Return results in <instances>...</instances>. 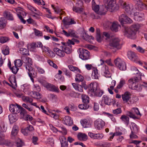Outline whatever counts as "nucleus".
<instances>
[{"label": "nucleus", "instance_id": "obj_1", "mask_svg": "<svg viewBox=\"0 0 147 147\" xmlns=\"http://www.w3.org/2000/svg\"><path fill=\"white\" fill-rule=\"evenodd\" d=\"M140 27V25L138 24H134L129 27L125 26L124 35L129 38L134 39L136 38V32Z\"/></svg>", "mask_w": 147, "mask_h": 147}, {"label": "nucleus", "instance_id": "obj_2", "mask_svg": "<svg viewBox=\"0 0 147 147\" xmlns=\"http://www.w3.org/2000/svg\"><path fill=\"white\" fill-rule=\"evenodd\" d=\"M138 76L132 78L128 80V84L129 88L134 90H136L137 91H140L142 90V86L138 84V83L141 80V73H139Z\"/></svg>", "mask_w": 147, "mask_h": 147}, {"label": "nucleus", "instance_id": "obj_3", "mask_svg": "<svg viewBox=\"0 0 147 147\" xmlns=\"http://www.w3.org/2000/svg\"><path fill=\"white\" fill-rule=\"evenodd\" d=\"M78 41L74 39H72L71 40L68 39L66 42H62V44L64 45L63 47L64 51L67 54H69L72 52V45L75 44V42Z\"/></svg>", "mask_w": 147, "mask_h": 147}, {"label": "nucleus", "instance_id": "obj_4", "mask_svg": "<svg viewBox=\"0 0 147 147\" xmlns=\"http://www.w3.org/2000/svg\"><path fill=\"white\" fill-rule=\"evenodd\" d=\"M105 5L108 10L111 12L117 10L118 6L116 4V0H105Z\"/></svg>", "mask_w": 147, "mask_h": 147}, {"label": "nucleus", "instance_id": "obj_5", "mask_svg": "<svg viewBox=\"0 0 147 147\" xmlns=\"http://www.w3.org/2000/svg\"><path fill=\"white\" fill-rule=\"evenodd\" d=\"M128 58L131 61L138 63L140 64H144L146 65V63L145 62H143L140 61L138 57L136 55L135 53L133 51H129L127 53Z\"/></svg>", "mask_w": 147, "mask_h": 147}, {"label": "nucleus", "instance_id": "obj_6", "mask_svg": "<svg viewBox=\"0 0 147 147\" xmlns=\"http://www.w3.org/2000/svg\"><path fill=\"white\" fill-rule=\"evenodd\" d=\"M114 63L116 66L121 70L124 71L126 70V64L120 58L118 57L115 59L114 60Z\"/></svg>", "mask_w": 147, "mask_h": 147}, {"label": "nucleus", "instance_id": "obj_7", "mask_svg": "<svg viewBox=\"0 0 147 147\" xmlns=\"http://www.w3.org/2000/svg\"><path fill=\"white\" fill-rule=\"evenodd\" d=\"M120 40L118 38H111L109 41V44L110 46L120 49L121 47L120 44Z\"/></svg>", "mask_w": 147, "mask_h": 147}, {"label": "nucleus", "instance_id": "obj_8", "mask_svg": "<svg viewBox=\"0 0 147 147\" xmlns=\"http://www.w3.org/2000/svg\"><path fill=\"white\" fill-rule=\"evenodd\" d=\"M119 3L120 5L122 6V8L126 13L130 15L132 14L131 11L133 9V6L132 5L128 4L122 1H120Z\"/></svg>", "mask_w": 147, "mask_h": 147}, {"label": "nucleus", "instance_id": "obj_9", "mask_svg": "<svg viewBox=\"0 0 147 147\" xmlns=\"http://www.w3.org/2000/svg\"><path fill=\"white\" fill-rule=\"evenodd\" d=\"M127 115L130 117L135 119L137 118L136 115L141 116V115L137 108H132L130 111H128L127 112Z\"/></svg>", "mask_w": 147, "mask_h": 147}, {"label": "nucleus", "instance_id": "obj_10", "mask_svg": "<svg viewBox=\"0 0 147 147\" xmlns=\"http://www.w3.org/2000/svg\"><path fill=\"white\" fill-rule=\"evenodd\" d=\"M22 59L24 63L26 64L25 68L26 69L29 71V69L30 67L32 69H33L31 66L32 65V62L31 58L27 56H25L22 57Z\"/></svg>", "mask_w": 147, "mask_h": 147}, {"label": "nucleus", "instance_id": "obj_11", "mask_svg": "<svg viewBox=\"0 0 147 147\" xmlns=\"http://www.w3.org/2000/svg\"><path fill=\"white\" fill-rule=\"evenodd\" d=\"M61 33L67 37L71 36L76 38L78 37L76 31L72 29H69L67 31L63 30L61 32Z\"/></svg>", "mask_w": 147, "mask_h": 147}, {"label": "nucleus", "instance_id": "obj_12", "mask_svg": "<svg viewBox=\"0 0 147 147\" xmlns=\"http://www.w3.org/2000/svg\"><path fill=\"white\" fill-rule=\"evenodd\" d=\"M98 86V85L96 82H92L89 84L88 93L91 96Z\"/></svg>", "mask_w": 147, "mask_h": 147}, {"label": "nucleus", "instance_id": "obj_13", "mask_svg": "<svg viewBox=\"0 0 147 147\" xmlns=\"http://www.w3.org/2000/svg\"><path fill=\"white\" fill-rule=\"evenodd\" d=\"M94 125L96 129L98 130H101L105 126V123L102 119H98L94 122Z\"/></svg>", "mask_w": 147, "mask_h": 147}, {"label": "nucleus", "instance_id": "obj_14", "mask_svg": "<svg viewBox=\"0 0 147 147\" xmlns=\"http://www.w3.org/2000/svg\"><path fill=\"white\" fill-rule=\"evenodd\" d=\"M80 54L79 57L84 60L88 59L89 57V52L87 50L84 49H82L80 51Z\"/></svg>", "mask_w": 147, "mask_h": 147}, {"label": "nucleus", "instance_id": "obj_15", "mask_svg": "<svg viewBox=\"0 0 147 147\" xmlns=\"http://www.w3.org/2000/svg\"><path fill=\"white\" fill-rule=\"evenodd\" d=\"M88 136L92 138L95 139H101L103 137L104 135L102 134H94L89 132Z\"/></svg>", "mask_w": 147, "mask_h": 147}, {"label": "nucleus", "instance_id": "obj_16", "mask_svg": "<svg viewBox=\"0 0 147 147\" xmlns=\"http://www.w3.org/2000/svg\"><path fill=\"white\" fill-rule=\"evenodd\" d=\"M136 3V9L138 10H141L144 6V4L141 1V0H134Z\"/></svg>", "mask_w": 147, "mask_h": 147}, {"label": "nucleus", "instance_id": "obj_17", "mask_svg": "<svg viewBox=\"0 0 147 147\" xmlns=\"http://www.w3.org/2000/svg\"><path fill=\"white\" fill-rule=\"evenodd\" d=\"M134 19L138 21L142 20L144 18V15L140 12H136L134 13Z\"/></svg>", "mask_w": 147, "mask_h": 147}, {"label": "nucleus", "instance_id": "obj_18", "mask_svg": "<svg viewBox=\"0 0 147 147\" xmlns=\"http://www.w3.org/2000/svg\"><path fill=\"white\" fill-rule=\"evenodd\" d=\"M46 87L48 90L50 91L59 92L58 88L53 84L49 83L47 84H46Z\"/></svg>", "mask_w": 147, "mask_h": 147}, {"label": "nucleus", "instance_id": "obj_19", "mask_svg": "<svg viewBox=\"0 0 147 147\" xmlns=\"http://www.w3.org/2000/svg\"><path fill=\"white\" fill-rule=\"evenodd\" d=\"M102 70L104 73V75L107 78H110L111 76V74L110 73L108 67L106 65H104L102 68Z\"/></svg>", "mask_w": 147, "mask_h": 147}, {"label": "nucleus", "instance_id": "obj_20", "mask_svg": "<svg viewBox=\"0 0 147 147\" xmlns=\"http://www.w3.org/2000/svg\"><path fill=\"white\" fill-rule=\"evenodd\" d=\"M80 122L83 127H89L90 126L92 123L91 120L86 119H84L81 120Z\"/></svg>", "mask_w": 147, "mask_h": 147}, {"label": "nucleus", "instance_id": "obj_21", "mask_svg": "<svg viewBox=\"0 0 147 147\" xmlns=\"http://www.w3.org/2000/svg\"><path fill=\"white\" fill-rule=\"evenodd\" d=\"M63 123L66 125L71 126L73 124L72 120L69 116H65L63 119Z\"/></svg>", "mask_w": 147, "mask_h": 147}, {"label": "nucleus", "instance_id": "obj_22", "mask_svg": "<svg viewBox=\"0 0 147 147\" xmlns=\"http://www.w3.org/2000/svg\"><path fill=\"white\" fill-rule=\"evenodd\" d=\"M131 95L130 93L127 92L122 95V98L124 103L127 102L129 100Z\"/></svg>", "mask_w": 147, "mask_h": 147}, {"label": "nucleus", "instance_id": "obj_23", "mask_svg": "<svg viewBox=\"0 0 147 147\" xmlns=\"http://www.w3.org/2000/svg\"><path fill=\"white\" fill-rule=\"evenodd\" d=\"M53 51L57 55L60 57H63L65 56V53L63 49L61 50L55 47L53 49Z\"/></svg>", "mask_w": 147, "mask_h": 147}, {"label": "nucleus", "instance_id": "obj_24", "mask_svg": "<svg viewBox=\"0 0 147 147\" xmlns=\"http://www.w3.org/2000/svg\"><path fill=\"white\" fill-rule=\"evenodd\" d=\"M30 94L32 98L37 99H40L42 95L38 92L34 91H32L30 92Z\"/></svg>", "mask_w": 147, "mask_h": 147}, {"label": "nucleus", "instance_id": "obj_25", "mask_svg": "<svg viewBox=\"0 0 147 147\" xmlns=\"http://www.w3.org/2000/svg\"><path fill=\"white\" fill-rule=\"evenodd\" d=\"M77 137L78 139L81 141H85L88 139V136L85 134L82 133H79L77 135Z\"/></svg>", "mask_w": 147, "mask_h": 147}, {"label": "nucleus", "instance_id": "obj_26", "mask_svg": "<svg viewBox=\"0 0 147 147\" xmlns=\"http://www.w3.org/2000/svg\"><path fill=\"white\" fill-rule=\"evenodd\" d=\"M28 48L30 51L36 52L37 51L36 44L35 42H32L28 44Z\"/></svg>", "mask_w": 147, "mask_h": 147}, {"label": "nucleus", "instance_id": "obj_27", "mask_svg": "<svg viewBox=\"0 0 147 147\" xmlns=\"http://www.w3.org/2000/svg\"><path fill=\"white\" fill-rule=\"evenodd\" d=\"M103 93V91L100 89L99 86H98L96 89V91L94 92L91 96L100 97L102 96Z\"/></svg>", "mask_w": 147, "mask_h": 147}, {"label": "nucleus", "instance_id": "obj_28", "mask_svg": "<svg viewBox=\"0 0 147 147\" xmlns=\"http://www.w3.org/2000/svg\"><path fill=\"white\" fill-rule=\"evenodd\" d=\"M119 25L117 22H114L112 24L111 29L113 32H117L118 31Z\"/></svg>", "mask_w": 147, "mask_h": 147}, {"label": "nucleus", "instance_id": "obj_29", "mask_svg": "<svg viewBox=\"0 0 147 147\" xmlns=\"http://www.w3.org/2000/svg\"><path fill=\"white\" fill-rule=\"evenodd\" d=\"M18 127L16 125L14 126L12 128L11 131V137L13 138L15 136H16L18 133Z\"/></svg>", "mask_w": 147, "mask_h": 147}, {"label": "nucleus", "instance_id": "obj_30", "mask_svg": "<svg viewBox=\"0 0 147 147\" xmlns=\"http://www.w3.org/2000/svg\"><path fill=\"white\" fill-rule=\"evenodd\" d=\"M72 84L74 88L76 90L80 92H83L82 86L81 85L75 83H72Z\"/></svg>", "mask_w": 147, "mask_h": 147}, {"label": "nucleus", "instance_id": "obj_31", "mask_svg": "<svg viewBox=\"0 0 147 147\" xmlns=\"http://www.w3.org/2000/svg\"><path fill=\"white\" fill-rule=\"evenodd\" d=\"M102 100L105 104L109 105L111 102L109 97L106 95H104L102 97Z\"/></svg>", "mask_w": 147, "mask_h": 147}, {"label": "nucleus", "instance_id": "obj_32", "mask_svg": "<svg viewBox=\"0 0 147 147\" xmlns=\"http://www.w3.org/2000/svg\"><path fill=\"white\" fill-rule=\"evenodd\" d=\"M29 71H28V73L29 75V76L30 77V79L33 82H34V80L33 77L35 76L34 74V71L33 69H32L30 67L29 69Z\"/></svg>", "mask_w": 147, "mask_h": 147}, {"label": "nucleus", "instance_id": "obj_33", "mask_svg": "<svg viewBox=\"0 0 147 147\" xmlns=\"http://www.w3.org/2000/svg\"><path fill=\"white\" fill-rule=\"evenodd\" d=\"M120 119L127 125H128L129 123V118L127 116L125 115H122L120 117Z\"/></svg>", "mask_w": 147, "mask_h": 147}, {"label": "nucleus", "instance_id": "obj_34", "mask_svg": "<svg viewBox=\"0 0 147 147\" xmlns=\"http://www.w3.org/2000/svg\"><path fill=\"white\" fill-rule=\"evenodd\" d=\"M98 75L97 69L96 68H93L92 74V78L94 79H98Z\"/></svg>", "mask_w": 147, "mask_h": 147}, {"label": "nucleus", "instance_id": "obj_35", "mask_svg": "<svg viewBox=\"0 0 147 147\" xmlns=\"http://www.w3.org/2000/svg\"><path fill=\"white\" fill-rule=\"evenodd\" d=\"M82 98L83 103L88 104L89 102V97L87 95L83 94L82 95Z\"/></svg>", "mask_w": 147, "mask_h": 147}, {"label": "nucleus", "instance_id": "obj_36", "mask_svg": "<svg viewBox=\"0 0 147 147\" xmlns=\"http://www.w3.org/2000/svg\"><path fill=\"white\" fill-rule=\"evenodd\" d=\"M4 16L9 20H13L12 15L9 11H5L4 13Z\"/></svg>", "mask_w": 147, "mask_h": 147}, {"label": "nucleus", "instance_id": "obj_37", "mask_svg": "<svg viewBox=\"0 0 147 147\" xmlns=\"http://www.w3.org/2000/svg\"><path fill=\"white\" fill-rule=\"evenodd\" d=\"M127 16L125 14H122L119 17V21L121 24H125Z\"/></svg>", "mask_w": 147, "mask_h": 147}, {"label": "nucleus", "instance_id": "obj_38", "mask_svg": "<svg viewBox=\"0 0 147 147\" xmlns=\"http://www.w3.org/2000/svg\"><path fill=\"white\" fill-rule=\"evenodd\" d=\"M68 67L70 70L74 72H80V69L78 67L74 66L72 65H68Z\"/></svg>", "mask_w": 147, "mask_h": 147}, {"label": "nucleus", "instance_id": "obj_39", "mask_svg": "<svg viewBox=\"0 0 147 147\" xmlns=\"http://www.w3.org/2000/svg\"><path fill=\"white\" fill-rule=\"evenodd\" d=\"M9 119L10 123H12L16 120V116L14 114H11L9 115Z\"/></svg>", "mask_w": 147, "mask_h": 147}, {"label": "nucleus", "instance_id": "obj_40", "mask_svg": "<svg viewBox=\"0 0 147 147\" xmlns=\"http://www.w3.org/2000/svg\"><path fill=\"white\" fill-rule=\"evenodd\" d=\"M17 147H22L24 145V143L23 141L20 138H18L16 143Z\"/></svg>", "mask_w": 147, "mask_h": 147}, {"label": "nucleus", "instance_id": "obj_41", "mask_svg": "<svg viewBox=\"0 0 147 147\" xmlns=\"http://www.w3.org/2000/svg\"><path fill=\"white\" fill-rule=\"evenodd\" d=\"M9 40V38L6 36L0 37V42L1 43H5Z\"/></svg>", "mask_w": 147, "mask_h": 147}, {"label": "nucleus", "instance_id": "obj_42", "mask_svg": "<svg viewBox=\"0 0 147 147\" xmlns=\"http://www.w3.org/2000/svg\"><path fill=\"white\" fill-rule=\"evenodd\" d=\"M51 6L56 13H59L60 15L63 14V13L61 12V9H59L58 7H55L54 5H51Z\"/></svg>", "mask_w": 147, "mask_h": 147}, {"label": "nucleus", "instance_id": "obj_43", "mask_svg": "<svg viewBox=\"0 0 147 147\" xmlns=\"http://www.w3.org/2000/svg\"><path fill=\"white\" fill-rule=\"evenodd\" d=\"M5 20L3 18H0V28L3 29L5 26Z\"/></svg>", "mask_w": 147, "mask_h": 147}, {"label": "nucleus", "instance_id": "obj_44", "mask_svg": "<svg viewBox=\"0 0 147 147\" xmlns=\"http://www.w3.org/2000/svg\"><path fill=\"white\" fill-rule=\"evenodd\" d=\"M75 79L76 82H82L84 79V77L81 74H77L76 75Z\"/></svg>", "mask_w": 147, "mask_h": 147}, {"label": "nucleus", "instance_id": "obj_45", "mask_svg": "<svg viewBox=\"0 0 147 147\" xmlns=\"http://www.w3.org/2000/svg\"><path fill=\"white\" fill-rule=\"evenodd\" d=\"M89 107L88 104L83 103L82 104H80L78 105L79 108L81 109H87Z\"/></svg>", "mask_w": 147, "mask_h": 147}, {"label": "nucleus", "instance_id": "obj_46", "mask_svg": "<svg viewBox=\"0 0 147 147\" xmlns=\"http://www.w3.org/2000/svg\"><path fill=\"white\" fill-rule=\"evenodd\" d=\"M62 22H63L64 26L66 28H67V26L69 25V21L68 19L67 18H65L63 19Z\"/></svg>", "mask_w": 147, "mask_h": 147}, {"label": "nucleus", "instance_id": "obj_47", "mask_svg": "<svg viewBox=\"0 0 147 147\" xmlns=\"http://www.w3.org/2000/svg\"><path fill=\"white\" fill-rule=\"evenodd\" d=\"M15 66L18 67H21L22 64V62L21 60L20 59H17L14 61Z\"/></svg>", "mask_w": 147, "mask_h": 147}, {"label": "nucleus", "instance_id": "obj_48", "mask_svg": "<svg viewBox=\"0 0 147 147\" xmlns=\"http://www.w3.org/2000/svg\"><path fill=\"white\" fill-rule=\"evenodd\" d=\"M20 114L21 117L23 118L27 115L26 110L22 107L20 111Z\"/></svg>", "mask_w": 147, "mask_h": 147}, {"label": "nucleus", "instance_id": "obj_49", "mask_svg": "<svg viewBox=\"0 0 147 147\" xmlns=\"http://www.w3.org/2000/svg\"><path fill=\"white\" fill-rule=\"evenodd\" d=\"M11 80L10 81L11 84L14 86H16V80L15 76L13 75L11 76L10 78Z\"/></svg>", "mask_w": 147, "mask_h": 147}, {"label": "nucleus", "instance_id": "obj_50", "mask_svg": "<svg viewBox=\"0 0 147 147\" xmlns=\"http://www.w3.org/2000/svg\"><path fill=\"white\" fill-rule=\"evenodd\" d=\"M83 8L81 7H74L73 10L74 11L78 13H80L83 11Z\"/></svg>", "mask_w": 147, "mask_h": 147}, {"label": "nucleus", "instance_id": "obj_51", "mask_svg": "<svg viewBox=\"0 0 147 147\" xmlns=\"http://www.w3.org/2000/svg\"><path fill=\"white\" fill-rule=\"evenodd\" d=\"M9 49L8 47H6L3 48L2 50V52L5 55L9 54Z\"/></svg>", "mask_w": 147, "mask_h": 147}, {"label": "nucleus", "instance_id": "obj_52", "mask_svg": "<svg viewBox=\"0 0 147 147\" xmlns=\"http://www.w3.org/2000/svg\"><path fill=\"white\" fill-rule=\"evenodd\" d=\"M92 8L96 12H98L99 9V6L98 5H96L94 4V2L92 4Z\"/></svg>", "mask_w": 147, "mask_h": 147}, {"label": "nucleus", "instance_id": "obj_53", "mask_svg": "<svg viewBox=\"0 0 147 147\" xmlns=\"http://www.w3.org/2000/svg\"><path fill=\"white\" fill-rule=\"evenodd\" d=\"M132 127L133 130H131L132 132H134V133H137L138 130V127L137 125L135 123H132Z\"/></svg>", "mask_w": 147, "mask_h": 147}, {"label": "nucleus", "instance_id": "obj_54", "mask_svg": "<svg viewBox=\"0 0 147 147\" xmlns=\"http://www.w3.org/2000/svg\"><path fill=\"white\" fill-rule=\"evenodd\" d=\"M20 53L23 55H27L28 54V51L26 49L21 48H20Z\"/></svg>", "mask_w": 147, "mask_h": 147}, {"label": "nucleus", "instance_id": "obj_55", "mask_svg": "<svg viewBox=\"0 0 147 147\" xmlns=\"http://www.w3.org/2000/svg\"><path fill=\"white\" fill-rule=\"evenodd\" d=\"M64 71L65 74L69 78L72 77V74L70 71L66 69H64Z\"/></svg>", "mask_w": 147, "mask_h": 147}, {"label": "nucleus", "instance_id": "obj_56", "mask_svg": "<svg viewBox=\"0 0 147 147\" xmlns=\"http://www.w3.org/2000/svg\"><path fill=\"white\" fill-rule=\"evenodd\" d=\"M21 108H22V107L16 104V108L15 109V112H14V113L17 114L19 113Z\"/></svg>", "mask_w": 147, "mask_h": 147}, {"label": "nucleus", "instance_id": "obj_57", "mask_svg": "<svg viewBox=\"0 0 147 147\" xmlns=\"http://www.w3.org/2000/svg\"><path fill=\"white\" fill-rule=\"evenodd\" d=\"M16 106L13 104H11L10 105L9 109L11 112L14 113L15 112V109L16 108Z\"/></svg>", "mask_w": 147, "mask_h": 147}, {"label": "nucleus", "instance_id": "obj_58", "mask_svg": "<svg viewBox=\"0 0 147 147\" xmlns=\"http://www.w3.org/2000/svg\"><path fill=\"white\" fill-rule=\"evenodd\" d=\"M113 114L117 115L120 114L122 112V111L121 108H119L113 110Z\"/></svg>", "mask_w": 147, "mask_h": 147}, {"label": "nucleus", "instance_id": "obj_59", "mask_svg": "<svg viewBox=\"0 0 147 147\" xmlns=\"http://www.w3.org/2000/svg\"><path fill=\"white\" fill-rule=\"evenodd\" d=\"M34 32L35 34L37 36H42V32L36 30V29H34Z\"/></svg>", "mask_w": 147, "mask_h": 147}, {"label": "nucleus", "instance_id": "obj_60", "mask_svg": "<svg viewBox=\"0 0 147 147\" xmlns=\"http://www.w3.org/2000/svg\"><path fill=\"white\" fill-rule=\"evenodd\" d=\"M24 100L26 101L27 102L31 103L33 101L32 99L30 98L28 96H24L23 98Z\"/></svg>", "mask_w": 147, "mask_h": 147}, {"label": "nucleus", "instance_id": "obj_61", "mask_svg": "<svg viewBox=\"0 0 147 147\" xmlns=\"http://www.w3.org/2000/svg\"><path fill=\"white\" fill-rule=\"evenodd\" d=\"M41 49L43 52L47 51L49 53H52L53 54V53L52 51H51L50 50H49V48L47 47L43 46Z\"/></svg>", "mask_w": 147, "mask_h": 147}, {"label": "nucleus", "instance_id": "obj_62", "mask_svg": "<svg viewBox=\"0 0 147 147\" xmlns=\"http://www.w3.org/2000/svg\"><path fill=\"white\" fill-rule=\"evenodd\" d=\"M132 73L133 74H138L139 71L138 69L135 67H133L131 68Z\"/></svg>", "mask_w": 147, "mask_h": 147}, {"label": "nucleus", "instance_id": "obj_63", "mask_svg": "<svg viewBox=\"0 0 147 147\" xmlns=\"http://www.w3.org/2000/svg\"><path fill=\"white\" fill-rule=\"evenodd\" d=\"M10 69L14 74H16L19 70V68L15 66H13Z\"/></svg>", "mask_w": 147, "mask_h": 147}, {"label": "nucleus", "instance_id": "obj_64", "mask_svg": "<svg viewBox=\"0 0 147 147\" xmlns=\"http://www.w3.org/2000/svg\"><path fill=\"white\" fill-rule=\"evenodd\" d=\"M125 81L124 80H121L119 82V84L118 85L117 87V88L118 89L121 88L125 83Z\"/></svg>", "mask_w": 147, "mask_h": 147}]
</instances>
